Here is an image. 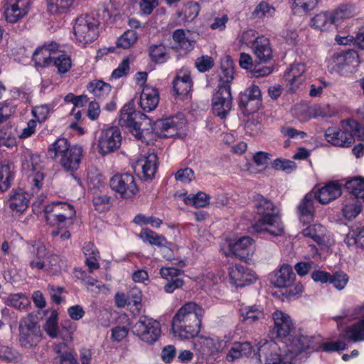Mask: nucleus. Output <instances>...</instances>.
Segmentation results:
<instances>
[{"instance_id": "nucleus-1", "label": "nucleus", "mask_w": 364, "mask_h": 364, "mask_svg": "<svg viewBox=\"0 0 364 364\" xmlns=\"http://www.w3.org/2000/svg\"><path fill=\"white\" fill-rule=\"evenodd\" d=\"M204 309L195 302L183 304L172 319V329L183 339L196 336L200 331Z\"/></svg>"}, {"instance_id": "nucleus-2", "label": "nucleus", "mask_w": 364, "mask_h": 364, "mask_svg": "<svg viewBox=\"0 0 364 364\" xmlns=\"http://www.w3.org/2000/svg\"><path fill=\"white\" fill-rule=\"evenodd\" d=\"M253 205L260 218L252 225L254 232H268L273 236L281 235L284 227L279 211L272 202L260 194L253 197Z\"/></svg>"}, {"instance_id": "nucleus-3", "label": "nucleus", "mask_w": 364, "mask_h": 364, "mask_svg": "<svg viewBox=\"0 0 364 364\" xmlns=\"http://www.w3.org/2000/svg\"><path fill=\"white\" fill-rule=\"evenodd\" d=\"M119 124L126 128L136 139L148 144L153 130L151 121L146 114L135 109L133 100L127 102L121 109Z\"/></svg>"}, {"instance_id": "nucleus-4", "label": "nucleus", "mask_w": 364, "mask_h": 364, "mask_svg": "<svg viewBox=\"0 0 364 364\" xmlns=\"http://www.w3.org/2000/svg\"><path fill=\"white\" fill-rule=\"evenodd\" d=\"M50 158L55 159L66 171L77 170L81 163L83 149L80 146H70L65 138L56 139L48 148Z\"/></svg>"}, {"instance_id": "nucleus-5", "label": "nucleus", "mask_w": 364, "mask_h": 364, "mask_svg": "<svg viewBox=\"0 0 364 364\" xmlns=\"http://www.w3.org/2000/svg\"><path fill=\"white\" fill-rule=\"evenodd\" d=\"M360 126L357 121L350 119L341 122L340 129L328 128L325 132V139L331 144L340 147H350L359 136Z\"/></svg>"}, {"instance_id": "nucleus-6", "label": "nucleus", "mask_w": 364, "mask_h": 364, "mask_svg": "<svg viewBox=\"0 0 364 364\" xmlns=\"http://www.w3.org/2000/svg\"><path fill=\"white\" fill-rule=\"evenodd\" d=\"M100 21L92 16L83 14L77 16L73 24L74 41L81 46L95 41L100 33Z\"/></svg>"}, {"instance_id": "nucleus-7", "label": "nucleus", "mask_w": 364, "mask_h": 364, "mask_svg": "<svg viewBox=\"0 0 364 364\" xmlns=\"http://www.w3.org/2000/svg\"><path fill=\"white\" fill-rule=\"evenodd\" d=\"M46 219L51 225L63 229L73 223L75 210L69 203L56 201L48 204L45 208Z\"/></svg>"}, {"instance_id": "nucleus-8", "label": "nucleus", "mask_w": 364, "mask_h": 364, "mask_svg": "<svg viewBox=\"0 0 364 364\" xmlns=\"http://www.w3.org/2000/svg\"><path fill=\"white\" fill-rule=\"evenodd\" d=\"M41 331L37 317L33 314L21 318L18 323V342L22 348L31 349L41 341Z\"/></svg>"}, {"instance_id": "nucleus-9", "label": "nucleus", "mask_w": 364, "mask_h": 364, "mask_svg": "<svg viewBox=\"0 0 364 364\" xmlns=\"http://www.w3.org/2000/svg\"><path fill=\"white\" fill-rule=\"evenodd\" d=\"M132 332L141 341L153 343L161 334L160 324L156 320L146 316L139 317L138 321L132 326Z\"/></svg>"}, {"instance_id": "nucleus-10", "label": "nucleus", "mask_w": 364, "mask_h": 364, "mask_svg": "<svg viewBox=\"0 0 364 364\" xmlns=\"http://www.w3.org/2000/svg\"><path fill=\"white\" fill-rule=\"evenodd\" d=\"M155 129L159 134L164 137H171L184 134L186 127V120L182 114L157 120Z\"/></svg>"}, {"instance_id": "nucleus-11", "label": "nucleus", "mask_w": 364, "mask_h": 364, "mask_svg": "<svg viewBox=\"0 0 364 364\" xmlns=\"http://www.w3.org/2000/svg\"><path fill=\"white\" fill-rule=\"evenodd\" d=\"M111 188L123 198H131L138 192L134 176L130 173H117L109 180Z\"/></svg>"}, {"instance_id": "nucleus-12", "label": "nucleus", "mask_w": 364, "mask_h": 364, "mask_svg": "<svg viewBox=\"0 0 364 364\" xmlns=\"http://www.w3.org/2000/svg\"><path fill=\"white\" fill-rule=\"evenodd\" d=\"M122 143V135L119 129L117 127H110L100 132L97 147L99 153L107 155L117 150Z\"/></svg>"}, {"instance_id": "nucleus-13", "label": "nucleus", "mask_w": 364, "mask_h": 364, "mask_svg": "<svg viewBox=\"0 0 364 364\" xmlns=\"http://www.w3.org/2000/svg\"><path fill=\"white\" fill-rule=\"evenodd\" d=\"M212 105L214 114L221 119L225 118L232 106L231 86L218 85V90L213 96Z\"/></svg>"}, {"instance_id": "nucleus-14", "label": "nucleus", "mask_w": 364, "mask_h": 364, "mask_svg": "<svg viewBox=\"0 0 364 364\" xmlns=\"http://www.w3.org/2000/svg\"><path fill=\"white\" fill-rule=\"evenodd\" d=\"M134 171L144 180H151L158 168V157L154 151L141 154L133 165Z\"/></svg>"}, {"instance_id": "nucleus-15", "label": "nucleus", "mask_w": 364, "mask_h": 364, "mask_svg": "<svg viewBox=\"0 0 364 364\" xmlns=\"http://www.w3.org/2000/svg\"><path fill=\"white\" fill-rule=\"evenodd\" d=\"M333 68L341 74L352 73L359 65L358 54L353 50L343 53L335 54L333 57Z\"/></svg>"}, {"instance_id": "nucleus-16", "label": "nucleus", "mask_w": 364, "mask_h": 364, "mask_svg": "<svg viewBox=\"0 0 364 364\" xmlns=\"http://www.w3.org/2000/svg\"><path fill=\"white\" fill-rule=\"evenodd\" d=\"M28 0H6L4 14L6 21L14 23L23 18L28 12Z\"/></svg>"}, {"instance_id": "nucleus-17", "label": "nucleus", "mask_w": 364, "mask_h": 364, "mask_svg": "<svg viewBox=\"0 0 364 364\" xmlns=\"http://www.w3.org/2000/svg\"><path fill=\"white\" fill-rule=\"evenodd\" d=\"M253 242V240L248 236L242 237L234 242L227 240L228 249L223 245L221 251L225 256L234 255L241 259H246L252 251Z\"/></svg>"}, {"instance_id": "nucleus-18", "label": "nucleus", "mask_w": 364, "mask_h": 364, "mask_svg": "<svg viewBox=\"0 0 364 364\" xmlns=\"http://www.w3.org/2000/svg\"><path fill=\"white\" fill-rule=\"evenodd\" d=\"M58 45L55 42H51L36 49L33 54V60L36 66L46 68L53 64V60L55 55L57 54Z\"/></svg>"}, {"instance_id": "nucleus-19", "label": "nucleus", "mask_w": 364, "mask_h": 364, "mask_svg": "<svg viewBox=\"0 0 364 364\" xmlns=\"http://www.w3.org/2000/svg\"><path fill=\"white\" fill-rule=\"evenodd\" d=\"M229 275L232 284L237 287L250 285L257 279L253 272L242 265H235L230 268Z\"/></svg>"}, {"instance_id": "nucleus-20", "label": "nucleus", "mask_w": 364, "mask_h": 364, "mask_svg": "<svg viewBox=\"0 0 364 364\" xmlns=\"http://www.w3.org/2000/svg\"><path fill=\"white\" fill-rule=\"evenodd\" d=\"M342 194L341 186L337 182H329L314 193L316 199L323 205L336 200Z\"/></svg>"}, {"instance_id": "nucleus-21", "label": "nucleus", "mask_w": 364, "mask_h": 364, "mask_svg": "<svg viewBox=\"0 0 364 364\" xmlns=\"http://www.w3.org/2000/svg\"><path fill=\"white\" fill-rule=\"evenodd\" d=\"M159 102V93L155 87L146 85L142 88L139 105L145 112H151L156 109Z\"/></svg>"}, {"instance_id": "nucleus-22", "label": "nucleus", "mask_w": 364, "mask_h": 364, "mask_svg": "<svg viewBox=\"0 0 364 364\" xmlns=\"http://www.w3.org/2000/svg\"><path fill=\"white\" fill-rule=\"evenodd\" d=\"M241 106L248 107L251 111L255 112L262 105V92L256 85H252L247 87L240 96Z\"/></svg>"}, {"instance_id": "nucleus-23", "label": "nucleus", "mask_w": 364, "mask_h": 364, "mask_svg": "<svg viewBox=\"0 0 364 364\" xmlns=\"http://www.w3.org/2000/svg\"><path fill=\"white\" fill-rule=\"evenodd\" d=\"M192 85L190 71L186 68L179 70L173 82V87L176 94L182 97L188 95L191 90Z\"/></svg>"}, {"instance_id": "nucleus-24", "label": "nucleus", "mask_w": 364, "mask_h": 364, "mask_svg": "<svg viewBox=\"0 0 364 364\" xmlns=\"http://www.w3.org/2000/svg\"><path fill=\"white\" fill-rule=\"evenodd\" d=\"M251 48L255 57L259 63H267L272 58V49L268 38L264 36L257 37Z\"/></svg>"}, {"instance_id": "nucleus-25", "label": "nucleus", "mask_w": 364, "mask_h": 364, "mask_svg": "<svg viewBox=\"0 0 364 364\" xmlns=\"http://www.w3.org/2000/svg\"><path fill=\"white\" fill-rule=\"evenodd\" d=\"M274 323V330L277 336L285 338L293 329V323L290 316L282 311H276L272 314Z\"/></svg>"}, {"instance_id": "nucleus-26", "label": "nucleus", "mask_w": 364, "mask_h": 364, "mask_svg": "<svg viewBox=\"0 0 364 364\" xmlns=\"http://www.w3.org/2000/svg\"><path fill=\"white\" fill-rule=\"evenodd\" d=\"M295 275L289 264H283L280 269L270 276L272 285L278 288H285L291 284Z\"/></svg>"}, {"instance_id": "nucleus-27", "label": "nucleus", "mask_w": 364, "mask_h": 364, "mask_svg": "<svg viewBox=\"0 0 364 364\" xmlns=\"http://www.w3.org/2000/svg\"><path fill=\"white\" fill-rule=\"evenodd\" d=\"M29 266L34 270H46V262L43 260L47 255L46 246L36 243L30 247Z\"/></svg>"}, {"instance_id": "nucleus-28", "label": "nucleus", "mask_w": 364, "mask_h": 364, "mask_svg": "<svg viewBox=\"0 0 364 364\" xmlns=\"http://www.w3.org/2000/svg\"><path fill=\"white\" fill-rule=\"evenodd\" d=\"M315 198L314 193H308L297 205L300 220L304 223L309 222L314 218V200Z\"/></svg>"}, {"instance_id": "nucleus-29", "label": "nucleus", "mask_w": 364, "mask_h": 364, "mask_svg": "<svg viewBox=\"0 0 364 364\" xmlns=\"http://www.w3.org/2000/svg\"><path fill=\"white\" fill-rule=\"evenodd\" d=\"M241 321L251 325L261 322L264 319V314L262 309L256 306H246L240 309Z\"/></svg>"}, {"instance_id": "nucleus-30", "label": "nucleus", "mask_w": 364, "mask_h": 364, "mask_svg": "<svg viewBox=\"0 0 364 364\" xmlns=\"http://www.w3.org/2000/svg\"><path fill=\"white\" fill-rule=\"evenodd\" d=\"M301 234L305 237L312 239L318 245H326L329 242L325 227L320 224H314L308 226L301 231Z\"/></svg>"}, {"instance_id": "nucleus-31", "label": "nucleus", "mask_w": 364, "mask_h": 364, "mask_svg": "<svg viewBox=\"0 0 364 364\" xmlns=\"http://www.w3.org/2000/svg\"><path fill=\"white\" fill-rule=\"evenodd\" d=\"M139 237L144 242H148L151 245H156L160 247H164V251L171 252L169 248L170 243L167 242L165 237L159 235L150 229H142L139 235Z\"/></svg>"}, {"instance_id": "nucleus-32", "label": "nucleus", "mask_w": 364, "mask_h": 364, "mask_svg": "<svg viewBox=\"0 0 364 364\" xmlns=\"http://www.w3.org/2000/svg\"><path fill=\"white\" fill-rule=\"evenodd\" d=\"M28 195L21 190L15 191L8 200L10 209L16 213L25 211L28 206Z\"/></svg>"}, {"instance_id": "nucleus-33", "label": "nucleus", "mask_w": 364, "mask_h": 364, "mask_svg": "<svg viewBox=\"0 0 364 364\" xmlns=\"http://www.w3.org/2000/svg\"><path fill=\"white\" fill-rule=\"evenodd\" d=\"M343 337L353 342L364 341V317L346 328Z\"/></svg>"}, {"instance_id": "nucleus-34", "label": "nucleus", "mask_w": 364, "mask_h": 364, "mask_svg": "<svg viewBox=\"0 0 364 364\" xmlns=\"http://www.w3.org/2000/svg\"><path fill=\"white\" fill-rule=\"evenodd\" d=\"M361 205L362 201L355 197H346L343 202V216L348 220L355 218L360 213Z\"/></svg>"}, {"instance_id": "nucleus-35", "label": "nucleus", "mask_w": 364, "mask_h": 364, "mask_svg": "<svg viewBox=\"0 0 364 364\" xmlns=\"http://www.w3.org/2000/svg\"><path fill=\"white\" fill-rule=\"evenodd\" d=\"M234 64L233 61L227 56L221 61V73L220 75V80L218 85L230 86L234 79Z\"/></svg>"}, {"instance_id": "nucleus-36", "label": "nucleus", "mask_w": 364, "mask_h": 364, "mask_svg": "<svg viewBox=\"0 0 364 364\" xmlns=\"http://www.w3.org/2000/svg\"><path fill=\"white\" fill-rule=\"evenodd\" d=\"M22 168L27 174L41 170L39 156L32 154L29 150L25 151L23 154Z\"/></svg>"}, {"instance_id": "nucleus-37", "label": "nucleus", "mask_w": 364, "mask_h": 364, "mask_svg": "<svg viewBox=\"0 0 364 364\" xmlns=\"http://www.w3.org/2000/svg\"><path fill=\"white\" fill-rule=\"evenodd\" d=\"M200 343L203 353L207 355L218 353L226 346L225 341L218 338H201Z\"/></svg>"}, {"instance_id": "nucleus-38", "label": "nucleus", "mask_w": 364, "mask_h": 364, "mask_svg": "<svg viewBox=\"0 0 364 364\" xmlns=\"http://www.w3.org/2000/svg\"><path fill=\"white\" fill-rule=\"evenodd\" d=\"M346 189L350 193L349 197H355L360 200H364V179L356 177L345 183Z\"/></svg>"}, {"instance_id": "nucleus-39", "label": "nucleus", "mask_w": 364, "mask_h": 364, "mask_svg": "<svg viewBox=\"0 0 364 364\" xmlns=\"http://www.w3.org/2000/svg\"><path fill=\"white\" fill-rule=\"evenodd\" d=\"M305 114H302L301 116L299 117L300 120H306L308 117H331L334 114L333 110L329 105L324 106H315L312 108L303 107Z\"/></svg>"}, {"instance_id": "nucleus-40", "label": "nucleus", "mask_w": 364, "mask_h": 364, "mask_svg": "<svg viewBox=\"0 0 364 364\" xmlns=\"http://www.w3.org/2000/svg\"><path fill=\"white\" fill-rule=\"evenodd\" d=\"M75 0H46L48 11L51 14L67 13L73 6Z\"/></svg>"}, {"instance_id": "nucleus-41", "label": "nucleus", "mask_w": 364, "mask_h": 364, "mask_svg": "<svg viewBox=\"0 0 364 364\" xmlns=\"http://www.w3.org/2000/svg\"><path fill=\"white\" fill-rule=\"evenodd\" d=\"M87 90L98 100L106 98L111 92V86L102 80H95L89 83Z\"/></svg>"}, {"instance_id": "nucleus-42", "label": "nucleus", "mask_w": 364, "mask_h": 364, "mask_svg": "<svg viewBox=\"0 0 364 364\" xmlns=\"http://www.w3.org/2000/svg\"><path fill=\"white\" fill-rule=\"evenodd\" d=\"M149 55L151 60L156 63H164L169 58L168 49L163 44L151 45Z\"/></svg>"}, {"instance_id": "nucleus-43", "label": "nucleus", "mask_w": 364, "mask_h": 364, "mask_svg": "<svg viewBox=\"0 0 364 364\" xmlns=\"http://www.w3.org/2000/svg\"><path fill=\"white\" fill-rule=\"evenodd\" d=\"M183 200L186 205L193 206L195 208H203L209 204L210 197L203 192H198L196 194L181 195Z\"/></svg>"}, {"instance_id": "nucleus-44", "label": "nucleus", "mask_w": 364, "mask_h": 364, "mask_svg": "<svg viewBox=\"0 0 364 364\" xmlns=\"http://www.w3.org/2000/svg\"><path fill=\"white\" fill-rule=\"evenodd\" d=\"M348 247H358L364 249V226L350 231L345 239Z\"/></svg>"}, {"instance_id": "nucleus-45", "label": "nucleus", "mask_w": 364, "mask_h": 364, "mask_svg": "<svg viewBox=\"0 0 364 364\" xmlns=\"http://www.w3.org/2000/svg\"><path fill=\"white\" fill-rule=\"evenodd\" d=\"M311 26L321 31H327L333 25L330 12H321L311 20Z\"/></svg>"}, {"instance_id": "nucleus-46", "label": "nucleus", "mask_w": 364, "mask_h": 364, "mask_svg": "<svg viewBox=\"0 0 364 364\" xmlns=\"http://www.w3.org/2000/svg\"><path fill=\"white\" fill-rule=\"evenodd\" d=\"M275 8L268 2L262 1L259 2L252 12V16L255 18H269L274 15Z\"/></svg>"}, {"instance_id": "nucleus-47", "label": "nucleus", "mask_w": 364, "mask_h": 364, "mask_svg": "<svg viewBox=\"0 0 364 364\" xmlns=\"http://www.w3.org/2000/svg\"><path fill=\"white\" fill-rule=\"evenodd\" d=\"M52 65L56 67L59 73H65L71 68V59L68 55L58 50L53 57Z\"/></svg>"}, {"instance_id": "nucleus-48", "label": "nucleus", "mask_w": 364, "mask_h": 364, "mask_svg": "<svg viewBox=\"0 0 364 364\" xmlns=\"http://www.w3.org/2000/svg\"><path fill=\"white\" fill-rule=\"evenodd\" d=\"M137 39V33L133 29H128L118 38L117 46L123 49H128L136 43Z\"/></svg>"}, {"instance_id": "nucleus-49", "label": "nucleus", "mask_w": 364, "mask_h": 364, "mask_svg": "<svg viewBox=\"0 0 364 364\" xmlns=\"http://www.w3.org/2000/svg\"><path fill=\"white\" fill-rule=\"evenodd\" d=\"M43 328L50 337L53 338L60 337L58 314L56 311H53L50 314V316L46 320Z\"/></svg>"}, {"instance_id": "nucleus-50", "label": "nucleus", "mask_w": 364, "mask_h": 364, "mask_svg": "<svg viewBox=\"0 0 364 364\" xmlns=\"http://www.w3.org/2000/svg\"><path fill=\"white\" fill-rule=\"evenodd\" d=\"M60 337L65 341L69 342L73 340V335L77 329L76 324L69 319L61 322Z\"/></svg>"}, {"instance_id": "nucleus-51", "label": "nucleus", "mask_w": 364, "mask_h": 364, "mask_svg": "<svg viewBox=\"0 0 364 364\" xmlns=\"http://www.w3.org/2000/svg\"><path fill=\"white\" fill-rule=\"evenodd\" d=\"M305 71L306 65L304 63H296L291 65L288 77L291 80L292 85L297 86L301 83L302 79H300V77Z\"/></svg>"}, {"instance_id": "nucleus-52", "label": "nucleus", "mask_w": 364, "mask_h": 364, "mask_svg": "<svg viewBox=\"0 0 364 364\" xmlns=\"http://www.w3.org/2000/svg\"><path fill=\"white\" fill-rule=\"evenodd\" d=\"M330 14L333 25H338L353 16L352 11L348 6H341L333 12H330Z\"/></svg>"}, {"instance_id": "nucleus-53", "label": "nucleus", "mask_w": 364, "mask_h": 364, "mask_svg": "<svg viewBox=\"0 0 364 364\" xmlns=\"http://www.w3.org/2000/svg\"><path fill=\"white\" fill-rule=\"evenodd\" d=\"M0 359L5 362H17L20 360V355L17 350L6 346L0 345Z\"/></svg>"}, {"instance_id": "nucleus-54", "label": "nucleus", "mask_w": 364, "mask_h": 364, "mask_svg": "<svg viewBox=\"0 0 364 364\" xmlns=\"http://www.w3.org/2000/svg\"><path fill=\"white\" fill-rule=\"evenodd\" d=\"M292 2L291 8L296 12H307L312 10L316 6L318 0H289Z\"/></svg>"}, {"instance_id": "nucleus-55", "label": "nucleus", "mask_w": 364, "mask_h": 364, "mask_svg": "<svg viewBox=\"0 0 364 364\" xmlns=\"http://www.w3.org/2000/svg\"><path fill=\"white\" fill-rule=\"evenodd\" d=\"M16 144V139L10 128L0 129V146L12 148Z\"/></svg>"}, {"instance_id": "nucleus-56", "label": "nucleus", "mask_w": 364, "mask_h": 364, "mask_svg": "<svg viewBox=\"0 0 364 364\" xmlns=\"http://www.w3.org/2000/svg\"><path fill=\"white\" fill-rule=\"evenodd\" d=\"M14 178L8 166H3L0 168V190L4 191L11 186V181Z\"/></svg>"}, {"instance_id": "nucleus-57", "label": "nucleus", "mask_w": 364, "mask_h": 364, "mask_svg": "<svg viewBox=\"0 0 364 364\" xmlns=\"http://www.w3.org/2000/svg\"><path fill=\"white\" fill-rule=\"evenodd\" d=\"M272 166L274 168L283 171L287 173H291L296 170L297 167L296 164L294 161L284 159H275Z\"/></svg>"}, {"instance_id": "nucleus-58", "label": "nucleus", "mask_w": 364, "mask_h": 364, "mask_svg": "<svg viewBox=\"0 0 364 364\" xmlns=\"http://www.w3.org/2000/svg\"><path fill=\"white\" fill-rule=\"evenodd\" d=\"M28 177L31 184V194H37L41 190L44 178V174L41 170L29 173Z\"/></svg>"}, {"instance_id": "nucleus-59", "label": "nucleus", "mask_w": 364, "mask_h": 364, "mask_svg": "<svg viewBox=\"0 0 364 364\" xmlns=\"http://www.w3.org/2000/svg\"><path fill=\"white\" fill-rule=\"evenodd\" d=\"M195 65L199 72L205 73L213 67L214 60L210 56L202 55L196 60Z\"/></svg>"}, {"instance_id": "nucleus-60", "label": "nucleus", "mask_w": 364, "mask_h": 364, "mask_svg": "<svg viewBox=\"0 0 364 364\" xmlns=\"http://www.w3.org/2000/svg\"><path fill=\"white\" fill-rule=\"evenodd\" d=\"M9 302L15 309H23L29 305L30 300L23 294H15L10 296Z\"/></svg>"}, {"instance_id": "nucleus-61", "label": "nucleus", "mask_w": 364, "mask_h": 364, "mask_svg": "<svg viewBox=\"0 0 364 364\" xmlns=\"http://www.w3.org/2000/svg\"><path fill=\"white\" fill-rule=\"evenodd\" d=\"M329 282L337 289L342 290L348 282V276L344 272H338L331 275Z\"/></svg>"}, {"instance_id": "nucleus-62", "label": "nucleus", "mask_w": 364, "mask_h": 364, "mask_svg": "<svg viewBox=\"0 0 364 364\" xmlns=\"http://www.w3.org/2000/svg\"><path fill=\"white\" fill-rule=\"evenodd\" d=\"M51 108L48 105H43L34 107L32 114L36 118V121L43 122L46 121L50 112Z\"/></svg>"}, {"instance_id": "nucleus-63", "label": "nucleus", "mask_w": 364, "mask_h": 364, "mask_svg": "<svg viewBox=\"0 0 364 364\" xmlns=\"http://www.w3.org/2000/svg\"><path fill=\"white\" fill-rule=\"evenodd\" d=\"M46 270L52 273H58L61 269V260L57 255H52L46 258Z\"/></svg>"}, {"instance_id": "nucleus-64", "label": "nucleus", "mask_w": 364, "mask_h": 364, "mask_svg": "<svg viewBox=\"0 0 364 364\" xmlns=\"http://www.w3.org/2000/svg\"><path fill=\"white\" fill-rule=\"evenodd\" d=\"M175 178L181 183H188L195 178L194 172L190 168H181L176 173Z\"/></svg>"}]
</instances>
